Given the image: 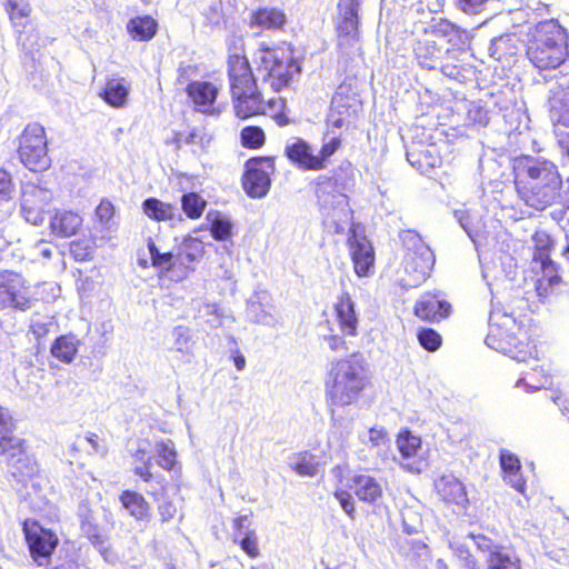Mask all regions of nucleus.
<instances>
[{"instance_id":"5701e85b","label":"nucleus","mask_w":569,"mask_h":569,"mask_svg":"<svg viewBox=\"0 0 569 569\" xmlns=\"http://www.w3.org/2000/svg\"><path fill=\"white\" fill-rule=\"evenodd\" d=\"M287 24L286 11L273 6H259L248 17V27L251 30L278 32L283 31Z\"/></svg>"},{"instance_id":"f704fd0d","label":"nucleus","mask_w":569,"mask_h":569,"mask_svg":"<svg viewBox=\"0 0 569 569\" xmlns=\"http://www.w3.org/2000/svg\"><path fill=\"white\" fill-rule=\"evenodd\" d=\"M80 341L72 333L61 335L54 339L50 352L63 363H71L77 355Z\"/></svg>"},{"instance_id":"dca6fc26","label":"nucleus","mask_w":569,"mask_h":569,"mask_svg":"<svg viewBox=\"0 0 569 569\" xmlns=\"http://www.w3.org/2000/svg\"><path fill=\"white\" fill-rule=\"evenodd\" d=\"M470 538L478 550L487 553V569H522L521 559L512 546L495 545L482 533H471Z\"/></svg>"},{"instance_id":"3c124183","label":"nucleus","mask_w":569,"mask_h":569,"mask_svg":"<svg viewBox=\"0 0 569 569\" xmlns=\"http://www.w3.org/2000/svg\"><path fill=\"white\" fill-rule=\"evenodd\" d=\"M499 460H500V467L505 475V478L506 477H509V478L516 477L520 472L521 463H520L519 458L515 453H512L506 449L501 450Z\"/></svg>"},{"instance_id":"ddd939ff","label":"nucleus","mask_w":569,"mask_h":569,"mask_svg":"<svg viewBox=\"0 0 569 569\" xmlns=\"http://www.w3.org/2000/svg\"><path fill=\"white\" fill-rule=\"evenodd\" d=\"M273 157H253L246 161L242 187L251 198L264 197L271 187V174L274 172Z\"/></svg>"},{"instance_id":"f8f14e48","label":"nucleus","mask_w":569,"mask_h":569,"mask_svg":"<svg viewBox=\"0 0 569 569\" xmlns=\"http://www.w3.org/2000/svg\"><path fill=\"white\" fill-rule=\"evenodd\" d=\"M226 63L230 96L259 87L243 43L229 49Z\"/></svg>"},{"instance_id":"39448f33","label":"nucleus","mask_w":569,"mask_h":569,"mask_svg":"<svg viewBox=\"0 0 569 569\" xmlns=\"http://www.w3.org/2000/svg\"><path fill=\"white\" fill-rule=\"evenodd\" d=\"M527 56L539 71L559 68L569 57L566 30L555 20L540 22L528 46Z\"/></svg>"},{"instance_id":"393cba45","label":"nucleus","mask_w":569,"mask_h":569,"mask_svg":"<svg viewBox=\"0 0 569 569\" xmlns=\"http://www.w3.org/2000/svg\"><path fill=\"white\" fill-rule=\"evenodd\" d=\"M435 489L439 499L446 505L465 507L468 503L465 485L452 475H443L437 479Z\"/></svg>"},{"instance_id":"a18cd8bd","label":"nucleus","mask_w":569,"mask_h":569,"mask_svg":"<svg viewBox=\"0 0 569 569\" xmlns=\"http://www.w3.org/2000/svg\"><path fill=\"white\" fill-rule=\"evenodd\" d=\"M240 144L248 150H258L266 143V133L259 126H246L241 129Z\"/></svg>"},{"instance_id":"473e14b6","label":"nucleus","mask_w":569,"mask_h":569,"mask_svg":"<svg viewBox=\"0 0 569 569\" xmlns=\"http://www.w3.org/2000/svg\"><path fill=\"white\" fill-rule=\"evenodd\" d=\"M413 51L422 67L433 69V63L440 57L442 49L438 46L437 39L433 36H429L428 30L425 28L422 37L416 41Z\"/></svg>"},{"instance_id":"20e7f679","label":"nucleus","mask_w":569,"mask_h":569,"mask_svg":"<svg viewBox=\"0 0 569 569\" xmlns=\"http://www.w3.org/2000/svg\"><path fill=\"white\" fill-rule=\"evenodd\" d=\"M253 61L262 81L274 92L289 89L302 71L295 47L287 41L259 43Z\"/></svg>"},{"instance_id":"680f3d73","label":"nucleus","mask_w":569,"mask_h":569,"mask_svg":"<svg viewBox=\"0 0 569 569\" xmlns=\"http://www.w3.org/2000/svg\"><path fill=\"white\" fill-rule=\"evenodd\" d=\"M487 2V0H458L463 12L476 13Z\"/></svg>"},{"instance_id":"7c9ffc66","label":"nucleus","mask_w":569,"mask_h":569,"mask_svg":"<svg viewBox=\"0 0 569 569\" xmlns=\"http://www.w3.org/2000/svg\"><path fill=\"white\" fill-rule=\"evenodd\" d=\"M247 522L246 516L236 517L232 521L233 528V543L238 545L240 549L251 559L260 556L259 540L257 532L253 529H244Z\"/></svg>"},{"instance_id":"c03bdc74","label":"nucleus","mask_w":569,"mask_h":569,"mask_svg":"<svg viewBox=\"0 0 569 569\" xmlns=\"http://www.w3.org/2000/svg\"><path fill=\"white\" fill-rule=\"evenodd\" d=\"M532 240V260L539 263L550 260V254L555 247V241L550 238V236L543 231L535 232Z\"/></svg>"},{"instance_id":"09e8293b","label":"nucleus","mask_w":569,"mask_h":569,"mask_svg":"<svg viewBox=\"0 0 569 569\" xmlns=\"http://www.w3.org/2000/svg\"><path fill=\"white\" fill-rule=\"evenodd\" d=\"M204 254L202 244L196 240L184 242L177 251L176 256L194 271V263Z\"/></svg>"},{"instance_id":"c85d7f7f","label":"nucleus","mask_w":569,"mask_h":569,"mask_svg":"<svg viewBox=\"0 0 569 569\" xmlns=\"http://www.w3.org/2000/svg\"><path fill=\"white\" fill-rule=\"evenodd\" d=\"M186 92L197 108L208 112L213 107L219 89L210 81L193 80L188 83Z\"/></svg>"},{"instance_id":"864d4df0","label":"nucleus","mask_w":569,"mask_h":569,"mask_svg":"<svg viewBox=\"0 0 569 569\" xmlns=\"http://www.w3.org/2000/svg\"><path fill=\"white\" fill-rule=\"evenodd\" d=\"M540 264L543 276L541 279L538 280L537 290H540V288L543 284V281H547L549 286H556L560 283L561 278L558 274V267L551 259L548 260L547 262H541Z\"/></svg>"},{"instance_id":"052dcab7","label":"nucleus","mask_w":569,"mask_h":569,"mask_svg":"<svg viewBox=\"0 0 569 569\" xmlns=\"http://www.w3.org/2000/svg\"><path fill=\"white\" fill-rule=\"evenodd\" d=\"M325 339L328 342L330 350L333 352L347 351L349 349L342 336L329 335Z\"/></svg>"},{"instance_id":"412c9836","label":"nucleus","mask_w":569,"mask_h":569,"mask_svg":"<svg viewBox=\"0 0 569 569\" xmlns=\"http://www.w3.org/2000/svg\"><path fill=\"white\" fill-rule=\"evenodd\" d=\"M451 313V305L440 291H427L413 306V315L422 321L439 323Z\"/></svg>"},{"instance_id":"79ce46f5","label":"nucleus","mask_w":569,"mask_h":569,"mask_svg":"<svg viewBox=\"0 0 569 569\" xmlns=\"http://www.w3.org/2000/svg\"><path fill=\"white\" fill-rule=\"evenodd\" d=\"M27 451V441L14 437L12 433H4L0 436V456L6 461H11L16 457Z\"/></svg>"},{"instance_id":"9d476101","label":"nucleus","mask_w":569,"mask_h":569,"mask_svg":"<svg viewBox=\"0 0 569 569\" xmlns=\"http://www.w3.org/2000/svg\"><path fill=\"white\" fill-rule=\"evenodd\" d=\"M17 153L30 171L42 172L50 167L48 139L42 124L31 122L24 127L18 137Z\"/></svg>"},{"instance_id":"ea45409f","label":"nucleus","mask_w":569,"mask_h":569,"mask_svg":"<svg viewBox=\"0 0 569 569\" xmlns=\"http://www.w3.org/2000/svg\"><path fill=\"white\" fill-rule=\"evenodd\" d=\"M132 457L134 459L133 475L146 483L153 482L156 478L152 472V461L148 457L147 450L139 448L133 452Z\"/></svg>"},{"instance_id":"0e129e2a","label":"nucleus","mask_w":569,"mask_h":569,"mask_svg":"<svg viewBox=\"0 0 569 569\" xmlns=\"http://www.w3.org/2000/svg\"><path fill=\"white\" fill-rule=\"evenodd\" d=\"M272 119L276 122V124L279 127H286V126L290 124V122H291V120L289 119L287 113L283 111L274 113L272 116Z\"/></svg>"},{"instance_id":"603ef678","label":"nucleus","mask_w":569,"mask_h":569,"mask_svg":"<svg viewBox=\"0 0 569 569\" xmlns=\"http://www.w3.org/2000/svg\"><path fill=\"white\" fill-rule=\"evenodd\" d=\"M210 233L214 240L226 241L231 238L232 226L230 221L217 216L210 221Z\"/></svg>"},{"instance_id":"bf43d9fd","label":"nucleus","mask_w":569,"mask_h":569,"mask_svg":"<svg viewBox=\"0 0 569 569\" xmlns=\"http://www.w3.org/2000/svg\"><path fill=\"white\" fill-rule=\"evenodd\" d=\"M17 428V421L10 410L0 406V436L12 433Z\"/></svg>"},{"instance_id":"9b49d317","label":"nucleus","mask_w":569,"mask_h":569,"mask_svg":"<svg viewBox=\"0 0 569 569\" xmlns=\"http://www.w3.org/2000/svg\"><path fill=\"white\" fill-rule=\"evenodd\" d=\"M21 529L31 559L38 565L50 561L60 542L58 533L32 518L24 519Z\"/></svg>"},{"instance_id":"b1692460","label":"nucleus","mask_w":569,"mask_h":569,"mask_svg":"<svg viewBox=\"0 0 569 569\" xmlns=\"http://www.w3.org/2000/svg\"><path fill=\"white\" fill-rule=\"evenodd\" d=\"M333 316L343 336L356 337L358 335L355 302L348 292H342L333 303Z\"/></svg>"},{"instance_id":"69168bd1","label":"nucleus","mask_w":569,"mask_h":569,"mask_svg":"<svg viewBox=\"0 0 569 569\" xmlns=\"http://www.w3.org/2000/svg\"><path fill=\"white\" fill-rule=\"evenodd\" d=\"M232 360H233V363H234L237 370H239V371L243 370V368L246 366V359L239 351H236V353L232 357Z\"/></svg>"},{"instance_id":"4468645a","label":"nucleus","mask_w":569,"mask_h":569,"mask_svg":"<svg viewBox=\"0 0 569 569\" xmlns=\"http://www.w3.org/2000/svg\"><path fill=\"white\" fill-rule=\"evenodd\" d=\"M362 102L347 82L340 83L331 100L328 121L332 127L340 129L357 119Z\"/></svg>"},{"instance_id":"13d9d810","label":"nucleus","mask_w":569,"mask_h":569,"mask_svg":"<svg viewBox=\"0 0 569 569\" xmlns=\"http://www.w3.org/2000/svg\"><path fill=\"white\" fill-rule=\"evenodd\" d=\"M114 206L108 199H102L96 208V218L102 224L108 223L114 217Z\"/></svg>"},{"instance_id":"aec40b11","label":"nucleus","mask_w":569,"mask_h":569,"mask_svg":"<svg viewBox=\"0 0 569 569\" xmlns=\"http://www.w3.org/2000/svg\"><path fill=\"white\" fill-rule=\"evenodd\" d=\"M347 246L353 263V270L358 277H368L375 269V250L371 242L365 236H358L350 228Z\"/></svg>"},{"instance_id":"5fc2aeb1","label":"nucleus","mask_w":569,"mask_h":569,"mask_svg":"<svg viewBox=\"0 0 569 569\" xmlns=\"http://www.w3.org/2000/svg\"><path fill=\"white\" fill-rule=\"evenodd\" d=\"M333 497L339 501L342 510L350 517H356V503L351 493L345 489H337Z\"/></svg>"},{"instance_id":"0eeeda50","label":"nucleus","mask_w":569,"mask_h":569,"mask_svg":"<svg viewBox=\"0 0 569 569\" xmlns=\"http://www.w3.org/2000/svg\"><path fill=\"white\" fill-rule=\"evenodd\" d=\"M2 7L14 31L16 43L23 51V66L37 69L38 59L30 47L38 44L39 36L32 26L30 0H3Z\"/></svg>"},{"instance_id":"f03ea898","label":"nucleus","mask_w":569,"mask_h":569,"mask_svg":"<svg viewBox=\"0 0 569 569\" xmlns=\"http://www.w3.org/2000/svg\"><path fill=\"white\" fill-rule=\"evenodd\" d=\"M536 329L519 322L510 308H495L489 316L486 343L519 362L539 359Z\"/></svg>"},{"instance_id":"e2e57ef3","label":"nucleus","mask_w":569,"mask_h":569,"mask_svg":"<svg viewBox=\"0 0 569 569\" xmlns=\"http://www.w3.org/2000/svg\"><path fill=\"white\" fill-rule=\"evenodd\" d=\"M369 440L372 446H380L388 441V433L383 429L371 428L369 430Z\"/></svg>"},{"instance_id":"4c0bfd02","label":"nucleus","mask_w":569,"mask_h":569,"mask_svg":"<svg viewBox=\"0 0 569 569\" xmlns=\"http://www.w3.org/2000/svg\"><path fill=\"white\" fill-rule=\"evenodd\" d=\"M549 108L557 123L569 126V86L553 91Z\"/></svg>"},{"instance_id":"49530a36","label":"nucleus","mask_w":569,"mask_h":569,"mask_svg":"<svg viewBox=\"0 0 569 569\" xmlns=\"http://www.w3.org/2000/svg\"><path fill=\"white\" fill-rule=\"evenodd\" d=\"M207 207V201L197 192H188L181 197V209L191 220L199 219Z\"/></svg>"},{"instance_id":"6ab92c4d","label":"nucleus","mask_w":569,"mask_h":569,"mask_svg":"<svg viewBox=\"0 0 569 569\" xmlns=\"http://www.w3.org/2000/svg\"><path fill=\"white\" fill-rule=\"evenodd\" d=\"M151 266L159 270V277H166L173 282L186 280L193 271L176 254L160 252L152 239L148 240Z\"/></svg>"},{"instance_id":"72a5a7b5","label":"nucleus","mask_w":569,"mask_h":569,"mask_svg":"<svg viewBox=\"0 0 569 569\" xmlns=\"http://www.w3.org/2000/svg\"><path fill=\"white\" fill-rule=\"evenodd\" d=\"M428 34L437 40L445 39L448 43L459 44L466 39V30L447 19L433 20L427 28Z\"/></svg>"},{"instance_id":"de8ad7c7","label":"nucleus","mask_w":569,"mask_h":569,"mask_svg":"<svg viewBox=\"0 0 569 569\" xmlns=\"http://www.w3.org/2000/svg\"><path fill=\"white\" fill-rule=\"evenodd\" d=\"M290 468L299 476L313 477L318 472V462L311 452L301 451L293 457Z\"/></svg>"},{"instance_id":"338daca9","label":"nucleus","mask_w":569,"mask_h":569,"mask_svg":"<svg viewBox=\"0 0 569 569\" xmlns=\"http://www.w3.org/2000/svg\"><path fill=\"white\" fill-rule=\"evenodd\" d=\"M463 569H481L478 561L473 557H467L463 562Z\"/></svg>"},{"instance_id":"a19ab883","label":"nucleus","mask_w":569,"mask_h":569,"mask_svg":"<svg viewBox=\"0 0 569 569\" xmlns=\"http://www.w3.org/2000/svg\"><path fill=\"white\" fill-rule=\"evenodd\" d=\"M96 248L97 244L93 237H82L69 243V252L78 262L90 261L93 258Z\"/></svg>"},{"instance_id":"1a4fd4ad","label":"nucleus","mask_w":569,"mask_h":569,"mask_svg":"<svg viewBox=\"0 0 569 569\" xmlns=\"http://www.w3.org/2000/svg\"><path fill=\"white\" fill-rule=\"evenodd\" d=\"M352 180L350 164L343 170L339 167L329 174H320L313 180V190L317 204L327 213L337 209L345 211L346 216L351 213L349 209L348 184Z\"/></svg>"},{"instance_id":"a211bd4d","label":"nucleus","mask_w":569,"mask_h":569,"mask_svg":"<svg viewBox=\"0 0 569 569\" xmlns=\"http://www.w3.org/2000/svg\"><path fill=\"white\" fill-rule=\"evenodd\" d=\"M230 97L233 113L240 120L263 116L266 114L267 107L271 108L277 102H279L282 108L286 106V100L283 98H273L266 101L259 87Z\"/></svg>"},{"instance_id":"423d86ee","label":"nucleus","mask_w":569,"mask_h":569,"mask_svg":"<svg viewBox=\"0 0 569 569\" xmlns=\"http://www.w3.org/2000/svg\"><path fill=\"white\" fill-rule=\"evenodd\" d=\"M403 249L402 271L398 279L402 289L417 288L422 284L433 270L436 257L431 248L413 230H405L400 233Z\"/></svg>"},{"instance_id":"cd10ccee","label":"nucleus","mask_w":569,"mask_h":569,"mask_svg":"<svg viewBox=\"0 0 569 569\" xmlns=\"http://www.w3.org/2000/svg\"><path fill=\"white\" fill-rule=\"evenodd\" d=\"M130 94V86L122 77H110L106 80L104 87L99 97L111 108L122 109L127 107Z\"/></svg>"},{"instance_id":"58836bf2","label":"nucleus","mask_w":569,"mask_h":569,"mask_svg":"<svg viewBox=\"0 0 569 569\" xmlns=\"http://www.w3.org/2000/svg\"><path fill=\"white\" fill-rule=\"evenodd\" d=\"M397 449L403 459H410L418 455L421 448V439L409 429H402L397 435L396 439Z\"/></svg>"},{"instance_id":"7ed1b4c3","label":"nucleus","mask_w":569,"mask_h":569,"mask_svg":"<svg viewBox=\"0 0 569 569\" xmlns=\"http://www.w3.org/2000/svg\"><path fill=\"white\" fill-rule=\"evenodd\" d=\"M371 387L369 365L357 351L332 361L325 377L326 401L331 408L357 403Z\"/></svg>"},{"instance_id":"c9c22d12","label":"nucleus","mask_w":569,"mask_h":569,"mask_svg":"<svg viewBox=\"0 0 569 569\" xmlns=\"http://www.w3.org/2000/svg\"><path fill=\"white\" fill-rule=\"evenodd\" d=\"M10 462V475L20 483H27L28 480L38 475V467L36 460L26 452L16 457Z\"/></svg>"},{"instance_id":"37998d69","label":"nucleus","mask_w":569,"mask_h":569,"mask_svg":"<svg viewBox=\"0 0 569 569\" xmlns=\"http://www.w3.org/2000/svg\"><path fill=\"white\" fill-rule=\"evenodd\" d=\"M157 465L166 471H179L178 453L172 445L160 441L156 446Z\"/></svg>"},{"instance_id":"f257e3e1","label":"nucleus","mask_w":569,"mask_h":569,"mask_svg":"<svg viewBox=\"0 0 569 569\" xmlns=\"http://www.w3.org/2000/svg\"><path fill=\"white\" fill-rule=\"evenodd\" d=\"M512 182L518 199L533 211L561 200L563 181L557 164L545 158L520 156L512 161Z\"/></svg>"},{"instance_id":"c756f323","label":"nucleus","mask_w":569,"mask_h":569,"mask_svg":"<svg viewBox=\"0 0 569 569\" xmlns=\"http://www.w3.org/2000/svg\"><path fill=\"white\" fill-rule=\"evenodd\" d=\"M83 223L82 217L72 211H57L50 219V233L57 238H70L78 233Z\"/></svg>"},{"instance_id":"774afa93","label":"nucleus","mask_w":569,"mask_h":569,"mask_svg":"<svg viewBox=\"0 0 569 569\" xmlns=\"http://www.w3.org/2000/svg\"><path fill=\"white\" fill-rule=\"evenodd\" d=\"M86 439L94 450H99V437L97 433L91 432L87 436Z\"/></svg>"},{"instance_id":"2eb2a0df","label":"nucleus","mask_w":569,"mask_h":569,"mask_svg":"<svg viewBox=\"0 0 569 569\" xmlns=\"http://www.w3.org/2000/svg\"><path fill=\"white\" fill-rule=\"evenodd\" d=\"M31 306L32 300L29 296V287L22 276L12 271H1L0 310L27 311Z\"/></svg>"},{"instance_id":"6e6552de","label":"nucleus","mask_w":569,"mask_h":569,"mask_svg":"<svg viewBox=\"0 0 569 569\" xmlns=\"http://www.w3.org/2000/svg\"><path fill=\"white\" fill-rule=\"evenodd\" d=\"M342 147L340 137H333L321 144L317 152L306 139L296 137L283 149L287 160L300 171H322L329 166L330 158Z\"/></svg>"},{"instance_id":"2f4dec72","label":"nucleus","mask_w":569,"mask_h":569,"mask_svg":"<svg viewBox=\"0 0 569 569\" xmlns=\"http://www.w3.org/2000/svg\"><path fill=\"white\" fill-rule=\"evenodd\" d=\"M126 30L131 40L148 42L158 33L159 23L150 14L134 16L128 20Z\"/></svg>"},{"instance_id":"e433bc0d","label":"nucleus","mask_w":569,"mask_h":569,"mask_svg":"<svg viewBox=\"0 0 569 569\" xmlns=\"http://www.w3.org/2000/svg\"><path fill=\"white\" fill-rule=\"evenodd\" d=\"M142 211L150 220L162 222L173 219L176 208L170 202H163L158 198L150 197L143 200Z\"/></svg>"},{"instance_id":"a878e982","label":"nucleus","mask_w":569,"mask_h":569,"mask_svg":"<svg viewBox=\"0 0 569 569\" xmlns=\"http://www.w3.org/2000/svg\"><path fill=\"white\" fill-rule=\"evenodd\" d=\"M349 489L362 502L375 505L383 497L379 480L367 473H357L351 478Z\"/></svg>"},{"instance_id":"8fccbe9b","label":"nucleus","mask_w":569,"mask_h":569,"mask_svg":"<svg viewBox=\"0 0 569 569\" xmlns=\"http://www.w3.org/2000/svg\"><path fill=\"white\" fill-rule=\"evenodd\" d=\"M417 339L420 346L429 352H436L442 346L441 335L432 328H420L417 331Z\"/></svg>"},{"instance_id":"4be33fe9","label":"nucleus","mask_w":569,"mask_h":569,"mask_svg":"<svg viewBox=\"0 0 569 569\" xmlns=\"http://www.w3.org/2000/svg\"><path fill=\"white\" fill-rule=\"evenodd\" d=\"M50 204V196L39 187L23 190L21 196V214L26 221L40 226L46 219Z\"/></svg>"},{"instance_id":"f3484780","label":"nucleus","mask_w":569,"mask_h":569,"mask_svg":"<svg viewBox=\"0 0 569 569\" xmlns=\"http://www.w3.org/2000/svg\"><path fill=\"white\" fill-rule=\"evenodd\" d=\"M360 0H339L335 21L337 46L346 49L359 38V9Z\"/></svg>"},{"instance_id":"4d7b16f0","label":"nucleus","mask_w":569,"mask_h":569,"mask_svg":"<svg viewBox=\"0 0 569 569\" xmlns=\"http://www.w3.org/2000/svg\"><path fill=\"white\" fill-rule=\"evenodd\" d=\"M157 513L161 523L173 520L178 513V508L174 502L170 499L163 500L157 506Z\"/></svg>"},{"instance_id":"bb28decb","label":"nucleus","mask_w":569,"mask_h":569,"mask_svg":"<svg viewBox=\"0 0 569 569\" xmlns=\"http://www.w3.org/2000/svg\"><path fill=\"white\" fill-rule=\"evenodd\" d=\"M119 502L136 521L147 522L151 519V505L141 492L124 489L119 493Z\"/></svg>"},{"instance_id":"6e6d98bb","label":"nucleus","mask_w":569,"mask_h":569,"mask_svg":"<svg viewBox=\"0 0 569 569\" xmlns=\"http://www.w3.org/2000/svg\"><path fill=\"white\" fill-rule=\"evenodd\" d=\"M14 192V184L10 172L0 169V203L9 201Z\"/></svg>"}]
</instances>
